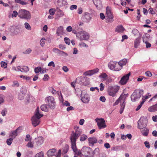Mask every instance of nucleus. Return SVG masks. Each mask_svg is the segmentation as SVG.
Returning <instances> with one entry per match:
<instances>
[{
	"label": "nucleus",
	"mask_w": 157,
	"mask_h": 157,
	"mask_svg": "<svg viewBox=\"0 0 157 157\" xmlns=\"http://www.w3.org/2000/svg\"><path fill=\"white\" fill-rule=\"evenodd\" d=\"M24 94L23 93H19L18 95V98L20 100H23L24 98Z\"/></svg>",
	"instance_id": "40"
},
{
	"label": "nucleus",
	"mask_w": 157,
	"mask_h": 157,
	"mask_svg": "<svg viewBox=\"0 0 157 157\" xmlns=\"http://www.w3.org/2000/svg\"><path fill=\"white\" fill-rule=\"evenodd\" d=\"M77 9V6L76 5H71L70 7V9L71 10H73L74 9Z\"/></svg>",
	"instance_id": "58"
},
{
	"label": "nucleus",
	"mask_w": 157,
	"mask_h": 157,
	"mask_svg": "<svg viewBox=\"0 0 157 157\" xmlns=\"http://www.w3.org/2000/svg\"><path fill=\"white\" fill-rule=\"evenodd\" d=\"M74 108L72 106H69L67 108V111L68 112H69L71 110H74Z\"/></svg>",
	"instance_id": "57"
},
{
	"label": "nucleus",
	"mask_w": 157,
	"mask_h": 157,
	"mask_svg": "<svg viewBox=\"0 0 157 157\" xmlns=\"http://www.w3.org/2000/svg\"><path fill=\"white\" fill-rule=\"evenodd\" d=\"M22 131L21 127H19L15 130L11 131L10 134V136L13 138H15L17 135V134L20 133Z\"/></svg>",
	"instance_id": "14"
},
{
	"label": "nucleus",
	"mask_w": 157,
	"mask_h": 157,
	"mask_svg": "<svg viewBox=\"0 0 157 157\" xmlns=\"http://www.w3.org/2000/svg\"><path fill=\"white\" fill-rule=\"evenodd\" d=\"M127 62V60L126 59H124L121 60H120L118 62V65L120 66V67L119 68L121 67V69L122 68V66L126 65Z\"/></svg>",
	"instance_id": "24"
},
{
	"label": "nucleus",
	"mask_w": 157,
	"mask_h": 157,
	"mask_svg": "<svg viewBox=\"0 0 157 157\" xmlns=\"http://www.w3.org/2000/svg\"><path fill=\"white\" fill-rule=\"evenodd\" d=\"M64 40L66 44H67L68 45H69L70 44V41L68 38L67 37H65L64 38Z\"/></svg>",
	"instance_id": "52"
},
{
	"label": "nucleus",
	"mask_w": 157,
	"mask_h": 157,
	"mask_svg": "<svg viewBox=\"0 0 157 157\" xmlns=\"http://www.w3.org/2000/svg\"><path fill=\"white\" fill-rule=\"evenodd\" d=\"M144 144L145 147L147 148H150V146L149 142L146 141L144 142Z\"/></svg>",
	"instance_id": "59"
},
{
	"label": "nucleus",
	"mask_w": 157,
	"mask_h": 157,
	"mask_svg": "<svg viewBox=\"0 0 157 157\" xmlns=\"http://www.w3.org/2000/svg\"><path fill=\"white\" fill-rule=\"evenodd\" d=\"M140 38H137L136 39L134 42V46L135 48H137L140 44Z\"/></svg>",
	"instance_id": "28"
},
{
	"label": "nucleus",
	"mask_w": 157,
	"mask_h": 157,
	"mask_svg": "<svg viewBox=\"0 0 157 157\" xmlns=\"http://www.w3.org/2000/svg\"><path fill=\"white\" fill-rule=\"evenodd\" d=\"M53 51L56 53L59 54L61 55H63L64 54V55L67 56L68 55L67 54L63 51H61L59 50L58 49L56 48H54L53 49Z\"/></svg>",
	"instance_id": "23"
},
{
	"label": "nucleus",
	"mask_w": 157,
	"mask_h": 157,
	"mask_svg": "<svg viewBox=\"0 0 157 157\" xmlns=\"http://www.w3.org/2000/svg\"><path fill=\"white\" fill-rule=\"evenodd\" d=\"M107 75L105 73H103L99 75V77L100 78H105L107 76Z\"/></svg>",
	"instance_id": "50"
},
{
	"label": "nucleus",
	"mask_w": 157,
	"mask_h": 157,
	"mask_svg": "<svg viewBox=\"0 0 157 157\" xmlns=\"http://www.w3.org/2000/svg\"><path fill=\"white\" fill-rule=\"evenodd\" d=\"M88 140L90 146H93L94 144L97 142V139L94 137H90L88 138Z\"/></svg>",
	"instance_id": "21"
},
{
	"label": "nucleus",
	"mask_w": 157,
	"mask_h": 157,
	"mask_svg": "<svg viewBox=\"0 0 157 157\" xmlns=\"http://www.w3.org/2000/svg\"><path fill=\"white\" fill-rule=\"evenodd\" d=\"M95 120L97 123V125L99 129L105 128L106 127L105 121L103 118H97Z\"/></svg>",
	"instance_id": "10"
},
{
	"label": "nucleus",
	"mask_w": 157,
	"mask_h": 157,
	"mask_svg": "<svg viewBox=\"0 0 157 157\" xmlns=\"http://www.w3.org/2000/svg\"><path fill=\"white\" fill-rule=\"evenodd\" d=\"M58 94L59 97V100L62 103H63L64 99L62 95L60 92L58 91Z\"/></svg>",
	"instance_id": "36"
},
{
	"label": "nucleus",
	"mask_w": 157,
	"mask_h": 157,
	"mask_svg": "<svg viewBox=\"0 0 157 157\" xmlns=\"http://www.w3.org/2000/svg\"><path fill=\"white\" fill-rule=\"evenodd\" d=\"M83 153L82 155L85 156L92 157L94 155V152H92V149L88 147H84L82 149Z\"/></svg>",
	"instance_id": "7"
},
{
	"label": "nucleus",
	"mask_w": 157,
	"mask_h": 157,
	"mask_svg": "<svg viewBox=\"0 0 157 157\" xmlns=\"http://www.w3.org/2000/svg\"><path fill=\"white\" fill-rule=\"evenodd\" d=\"M125 100V96L124 95H121L119 98L113 104V105L115 106L119 104L120 101H121L122 100L123 101V100Z\"/></svg>",
	"instance_id": "27"
},
{
	"label": "nucleus",
	"mask_w": 157,
	"mask_h": 157,
	"mask_svg": "<svg viewBox=\"0 0 157 157\" xmlns=\"http://www.w3.org/2000/svg\"><path fill=\"white\" fill-rule=\"evenodd\" d=\"M125 29L122 25L117 26L115 29V31L120 33H123L124 30Z\"/></svg>",
	"instance_id": "26"
},
{
	"label": "nucleus",
	"mask_w": 157,
	"mask_h": 157,
	"mask_svg": "<svg viewBox=\"0 0 157 157\" xmlns=\"http://www.w3.org/2000/svg\"><path fill=\"white\" fill-rule=\"evenodd\" d=\"M18 17L21 18L29 20L31 17L30 13L24 9H21L18 12Z\"/></svg>",
	"instance_id": "3"
},
{
	"label": "nucleus",
	"mask_w": 157,
	"mask_h": 157,
	"mask_svg": "<svg viewBox=\"0 0 157 157\" xmlns=\"http://www.w3.org/2000/svg\"><path fill=\"white\" fill-rule=\"evenodd\" d=\"M148 111L150 112H155L157 111V103L155 105L151 106L149 108Z\"/></svg>",
	"instance_id": "25"
},
{
	"label": "nucleus",
	"mask_w": 157,
	"mask_h": 157,
	"mask_svg": "<svg viewBox=\"0 0 157 157\" xmlns=\"http://www.w3.org/2000/svg\"><path fill=\"white\" fill-rule=\"evenodd\" d=\"M69 149V146L67 144H66L63 149V153L64 154L66 153L68 151Z\"/></svg>",
	"instance_id": "34"
},
{
	"label": "nucleus",
	"mask_w": 157,
	"mask_h": 157,
	"mask_svg": "<svg viewBox=\"0 0 157 157\" xmlns=\"http://www.w3.org/2000/svg\"><path fill=\"white\" fill-rule=\"evenodd\" d=\"M41 109L42 111L47 112L48 111V108L46 104L42 105L41 106Z\"/></svg>",
	"instance_id": "35"
},
{
	"label": "nucleus",
	"mask_w": 157,
	"mask_h": 157,
	"mask_svg": "<svg viewBox=\"0 0 157 157\" xmlns=\"http://www.w3.org/2000/svg\"><path fill=\"white\" fill-rule=\"evenodd\" d=\"M55 3L59 7L63 6L67 4L66 0H55Z\"/></svg>",
	"instance_id": "15"
},
{
	"label": "nucleus",
	"mask_w": 157,
	"mask_h": 157,
	"mask_svg": "<svg viewBox=\"0 0 157 157\" xmlns=\"http://www.w3.org/2000/svg\"><path fill=\"white\" fill-rule=\"evenodd\" d=\"M99 69L98 68H96L93 70H89L85 72L84 75L86 76H90L93 75L98 72Z\"/></svg>",
	"instance_id": "17"
},
{
	"label": "nucleus",
	"mask_w": 157,
	"mask_h": 157,
	"mask_svg": "<svg viewBox=\"0 0 157 157\" xmlns=\"http://www.w3.org/2000/svg\"><path fill=\"white\" fill-rule=\"evenodd\" d=\"M90 14L88 12H85L84 13V17L86 19V21H88L91 18Z\"/></svg>",
	"instance_id": "30"
},
{
	"label": "nucleus",
	"mask_w": 157,
	"mask_h": 157,
	"mask_svg": "<svg viewBox=\"0 0 157 157\" xmlns=\"http://www.w3.org/2000/svg\"><path fill=\"white\" fill-rule=\"evenodd\" d=\"M44 153L43 152L41 151L35 155L34 157H44Z\"/></svg>",
	"instance_id": "42"
},
{
	"label": "nucleus",
	"mask_w": 157,
	"mask_h": 157,
	"mask_svg": "<svg viewBox=\"0 0 157 157\" xmlns=\"http://www.w3.org/2000/svg\"><path fill=\"white\" fill-rule=\"evenodd\" d=\"M27 146L28 147L32 148L33 147V144H32L31 141L29 142L28 144H27Z\"/></svg>",
	"instance_id": "54"
},
{
	"label": "nucleus",
	"mask_w": 157,
	"mask_h": 157,
	"mask_svg": "<svg viewBox=\"0 0 157 157\" xmlns=\"http://www.w3.org/2000/svg\"><path fill=\"white\" fill-rule=\"evenodd\" d=\"M1 67L4 68H6L7 67V63L5 62L2 61L1 62Z\"/></svg>",
	"instance_id": "47"
},
{
	"label": "nucleus",
	"mask_w": 157,
	"mask_h": 157,
	"mask_svg": "<svg viewBox=\"0 0 157 157\" xmlns=\"http://www.w3.org/2000/svg\"><path fill=\"white\" fill-rule=\"evenodd\" d=\"M117 91V89L115 86H110L108 87L107 89L109 95L113 97H114L116 96Z\"/></svg>",
	"instance_id": "11"
},
{
	"label": "nucleus",
	"mask_w": 157,
	"mask_h": 157,
	"mask_svg": "<svg viewBox=\"0 0 157 157\" xmlns=\"http://www.w3.org/2000/svg\"><path fill=\"white\" fill-rule=\"evenodd\" d=\"M145 74L146 76L149 77H151L152 76V74L151 72L149 71H146Z\"/></svg>",
	"instance_id": "51"
},
{
	"label": "nucleus",
	"mask_w": 157,
	"mask_h": 157,
	"mask_svg": "<svg viewBox=\"0 0 157 157\" xmlns=\"http://www.w3.org/2000/svg\"><path fill=\"white\" fill-rule=\"evenodd\" d=\"M29 70V67L26 66L21 67V72H26Z\"/></svg>",
	"instance_id": "33"
},
{
	"label": "nucleus",
	"mask_w": 157,
	"mask_h": 157,
	"mask_svg": "<svg viewBox=\"0 0 157 157\" xmlns=\"http://www.w3.org/2000/svg\"><path fill=\"white\" fill-rule=\"evenodd\" d=\"M100 100L103 102H105V101L106 99L104 96H101L100 98Z\"/></svg>",
	"instance_id": "62"
},
{
	"label": "nucleus",
	"mask_w": 157,
	"mask_h": 157,
	"mask_svg": "<svg viewBox=\"0 0 157 157\" xmlns=\"http://www.w3.org/2000/svg\"><path fill=\"white\" fill-rule=\"evenodd\" d=\"M148 11L149 13L152 14H155V11L153 10V8H150L149 9Z\"/></svg>",
	"instance_id": "56"
},
{
	"label": "nucleus",
	"mask_w": 157,
	"mask_h": 157,
	"mask_svg": "<svg viewBox=\"0 0 157 157\" xmlns=\"http://www.w3.org/2000/svg\"><path fill=\"white\" fill-rule=\"evenodd\" d=\"M57 16L59 17H62L64 15L63 11L60 10H59L57 12Z\"/></svg>",
	"instance_id": "37"
},
{
	"label": "nucleus",
	"mask_w": 157,
	"mask_h": 157,
	"mask_svg": "<svg viewBox=\"0 0 157 157\" xmlns=\"http://www.w3.org/2000/svg\"><path fill=\"white\" fill-rule=\"evenodd\" d=\"M87 138L86 135L85 134H83L80 136V140L81 141H83L86 140Z\"/></svg>",
	"instance_id": "39"
},
{
	"label": "nucleus",
	"mask_w": 157,
	"mask_h": 157,
	"mask_svg": "<svg viewBox=\"0 0 157 157\" xmlns=\"http://www.w3.org/2000/svg\"><path fill=\"white\" fill-rule=\"evenodd\" d=\"M50 14L52 15H54L55 13V10L53 9H51L49 10Z\"/></svg>",
	"instance_id": "49"
},
{
	"label": "nucleus",
	"mask_w": 157,
	"mask_h": 157,
	"mask_svg": "<svg viewBox=\"0 0 157 157\" xmlns=\"http://www.w3.org/2000/svg\"><path fill=\"white\" fill-rule=\"evenodd\" d=\"M57 153L56 149L52 148L49 150L47 152V155L48 157H52L53 156L56 155Z\"/></svg>",
	"instance_id": "18"
},
{
	"label": "nucleus",
	"mask_w": 157,
	"mask_h": 157,
	"mask_svg": "<svg viewBox=\"0 0 157 157\" xmlns=\"http://www.w3.org/2000/svg\"><path fill=\"white\" fill-rule=\"evenodd\" d=\"M13 141V139L12 138H10L9 139H8L6 140V143L7 144L9 145H10Z\"/></svg>",
	"instance_id": "45"
},
{
	"label": "nucleus",
	"mask_w": 157,
	"mask_h": 157,
	"mask_svg": "<svg viewBox=\"0 0 157 157\" xmlns=\"http://www.w3.org/2000/svg\"><path fill=\"white\" fill-rule=\"evenodd\" d=\"M43 115L40 113L38 107L36 109L34 115L32 117V124L34 127L38 125L40 122V119Z\"/></svg>",
	"instance_id": "1"
},
{
	"label": "nucleus",
	"mask_w": 157,
	"mask_h": 157,
	"mask_svg": "<svg viewBox=\"0 0 157 157\" xmlns=\"http://www.w3.org/2000/svg\"><path fill=\"white\" fill-rule=\"evenodd\" d=\"M147 122V120L145 117H141L137 122L138 128L140 129H142L146 128Z\"/></svg>",
	"instance_id": "4"
},
{
	"label": "nucleus",
	"mask_w": 157,
	"mask_h": 157,
	"mask_svg": "<svg viewBox=\"0 0 157 157\" xmlns=\"http://www.w3.org/2000/svg\"><path fill=\"white\" fill-rule=\"evenodd\" d=\"M25 27L28 30H31V27L29 24L27 22H25L24 24Z\"/></svg>",
	"instance_id": "41"
},
{
	"label": "nucleus",
	"mask_w": 157,
	"mask_h": 157,
	"mask_svg": "<svg viewBox=\"0 0 157 157\" xmlns=\"http://www.w3.org/2000/svg\"><path fill=\"white\" fill-rule=\"evenodd\" d=\"M81 100L82 102L84 103H88L90 101V98L88 94H86L83 96L82 95Z\"/></svg>",
	"instance_id": "19"
},
{
	"label": "nucleus",
	"mask_w": 157,
	"mask_h": 157,
	"mask_svg": "<svg viewBox=\"0 0 157 157\" xmlns=\"http://www.w3.org/2000/svg\"><path fill=\"white\" fill-rule=\"evenodd\" d=\"M34 72L36 73H38L39 72H41V67H35L34 69Z\"/></svg>",
	"instance_id": "38"
},
{
	"label": "nucleus",
	"mask_w": 157,
	"mask_h": 157,
	"mask_svg": "<svg viewBox=\"0 0 157 157\" xmlns=\"http://www.w3.org/2000/svg\"><path fill=\"white\" fill-rule=\"evenodd\" d=\"M111 7L109 6L106 8V17L107 18V21L109 23H112L113 21V16L111 13Z\"/></svg>",
	"instance_id": "8"
},
{
	"label": "nucleus",
	"mask_w": 157,
	"mask_h": 157,
	"mask_svg": "<svg viewBox=\"0 0 157 157\" xmlns=\"http://www.w3.org/2000/svg\"><path fill=\"white\" fill-rule=\"evenodd\" d=\"M93 1L96 7L98 6L99 5L102 6L101 2V0H93Z\"/></svg>",
	"instance_id": "32"
},
{
	"label": "nucleus",
	"mask_w": 157,
	"mask_h": 157,
	"mask_svg": "<svg viewBox=\"0 0 157 157\" xmlns=\"http://www.w3.org/2000/svg\"><path fill=\"white\" fill-rule=\"evenodd\" d=\"M46 100L47 101L46 102H48V105L49 106L50 108L53 109L55 108L56 102L53 97L52 96L48 97L46 98Z\"/></svg>",
	"instance_id": "9"
},
{
	"label": "nucleus",
	"mask_w": 157,
	"mask_h": 157,
	"mask_svg": "<svg viewBox=\"0 0 157 157\" xmlns=\"http://www.w3.org/2000/svg\"><path fill=\"white\" fill-rule=\"evenodd\" d=\"M130 75V73L124 75L119 81L120 83L122 85L126 84L129 79V77Z\"/></svg>",
	"instance_id": "16"
},
{
	"label": "nucleus",
	"mask_w": 157,
	"mask_h": 157,
	"mask_svg": "<svg viewBox=\"0 0 157 157\" xmlns=\"http://www.w3.org/2000/svg\"><path fill=\"white\" fill-rule=\"evenodd\" d=\"M141 131V132L144 136H147L148 135L149 130L147 128H145Z\"/></svg>",
	"instance_id": "29"
},
{
	"label": "nucleus",
	"mask_w": 157,
	"mask_h": 157,
	"mask_svg": "<svg viewBox=\"0 0 157 157\" xmlns=\"http://www.w3.org/2000/svg\"><path fill=\"white\" fill-rule=\"evenodd\" d=\"M121 147L120 146H116L113 147V150L114 151H117L120 149Z\"/></svg>",
	"instance_id": "60"
},
{
	"label": "nucleus",
	"mask_w": 157,
	"mask_h": 157,
	"mask_svg": "<svg viewBox=\"0 0 157 157\" xmlns=\"http://www.w3.org/2000/svg\"><path fill=\"white\" fill-rule=\"evenodd\" d=\"M35 141L37 145L39 146L41 145L43 143L44 140L42 137L39 136L35 139Z\"/></svg>",
	"instance_id": "20"
},
{
	"label": "nucleus",
	"mask_w": 157,
	"mask_h": 157,
	"mask_svg": "<svg viewBox=\"0 0 157 157\" xmlns=\"http://www.w3.org/2000/svg\"><path fill=\"white\" fill-rule=\"evenodd\" d=\"M118 65L116 63L114 62H110L108 64L109 67L110 69L115 71H119L121 69V67H117Z\"/></svg>",
	"instance_id": "13"
},
{
	"label": "nucleus",
	"mask_w": 157,
	"mask_h": 157,
	"mask_svg": "<svg viewBox=\"0 0 157 157\" xmlns=\"http://www.w3.org/2000/svg\"><path fill=\"white\" fill-rule=\"evenodd\" d=\"M45 39L44 38H42L41 39V40L40 41V44L41 45V46L42 47H43L44 46V44H45V41L44 40H45Z\"/></svg>",
	"instance_id": "48"
},
{
	"label": "nucleus",
	"mask_w": 157,
	"mask_h": 157,
	"mask_svg": "<svg viewBox=\"0 0 157 157\" xmlns=\"http://www.w3.org/2000/svg\"><path fill=\"white\" fill-rule=\"evenodd\" d=\"M32 52V50L30 48H27L25 51L23 52L24 54H29Z\"/></svg>",
	"instance_id": "43"
},
{
	"label": "nucleus",
	"mask_w": 157,
	"mask_h": 157,
	"mask_svg": "<svg viewBox=\"0 0 157 157\" xmlns=\"http://www.w3.org/2000/svg\"><path fill=\"white\" fill-rule=\"evenodd\" d=\"M63 31V27L60 26L57 29L56 34L58 36H61L64 33Z\"/></svg>",
	"instance_id": "22"
},
{
	"label": "nucleus",
	"mask_w": 157,
	"mask_h": 157,
	"mask_svg": "<svg viewBox=\"0 0 157 157\" xmlns=\"http://www.w3.org/2000/svg\"><path fill=\"white\" fill-rule=\"evenodd\" d=\"M62 69L65 72H67L68 70V68L66 66H64L62 67Z\"/></svg>",
	"instance_id": "63"
},
{
	"label": "nucleus",
	"mask_w": 157,
	"mask_h": 157,
	"mask_svg": "<svg viewBox=\"0 0 157 157\" xmlns=\"http://www.w3.org/2000/svg\"><path fill=\"white\" fill-rule=\"evenodd\" d=\"M48 66L49 67L52 66L53 67H55V65L53 61H52L50 62L48 64Z\"/></svg>",
	"instance_id": "53"
},
{
	"label": "nucleus",
	"mask_w": 157,
	"mask_h": 157,
	"mask_svg": "<svg viewBox=\"0 0 157 157\" xmlns=\"http://www.w3.org/2000/svg\"><path fill=\"white\" fill-rule=\"evenodd\" d=\"M76 36L80 40H87L89 38L90 35L89 34L85 31H81L77 34Z\"/></svg>",
	"instance_id": "6"
},
{
	"label": "nucleus",
	"mask_w": 157,
	"mask_h": 157,
	"mask_svg": "<svg viewBox=\"0 0 157 157\" xmlns=\"http://www.w3.org/2000/svg\"><path fill=\"white\" fill-rule=\"evenodd\" d=\"M81 130L78 129V127L75 130V133L73 132L70 137L71 143H76V140L78 138L81 134Z\"/></svg>",
	"instance_id": "5"
},
{
	"label": "nucleus",
	"mask_w": 157,
	"mask_h": 157,
	"mask_svg": "<svg viewBox=\"0 0 157 157\" xmlns=\"http://www.w3.org/2000/svg\"><path fill=\"white\" fill-rule=\"evenodd\" d=\"M79 45L80 46L83 47H88V46L84 42H81L79 43Z\"/></svg>",
	"instance_id": "61"
},
{
	"label": "nucleus",
	"mask_w": 157,
	"mask_h": 157,
	"mask_svg": "<svg viewBox=\"0 0 157 157\" xmlns=\"http://www.w3.org/2000/svg\"><path fill=\"white\" fill-rule=\"evenodd\" d=\"M143 90L141 89H136L131 96V99L132 101H135L139 100L143 94Z\"/></svg>",
	"instance_id": "2"
},
{
	"label": "nucleus",
	"mask_w": 157,
	"mask_h": 157,
	"mask_svg": "<svg viewBox=\"0 0 157 157\" xmlns=\"http://www.w3.org/2000/svg\"><path fill=\"white\" fill-rule=\"evenodd\" d=\"M49 89L50 92H51L53 94H56L57 91L55 90L53 88L50 87L49 88Z\"/></svg>",
	"instance_id": "44"
},
{
	"label": "nucleus",
	"mask_w": 157,
	"mask_h": 157,
	"mask_svg": "<svg viewBox=\"0 0 157 157\" xmlns=\"http://www.w3.org/2000/svg\"><path fill=\"white\" fill-rule=\"evenodd\" d=\"M150 37V36L149 34L146 33L143 36V40L144 42L147 41Z\"/></svg>",
	"instance_id": "31"
},
{
	"label": "nucleus",
	"mask_w": 157,
	"mask_h": 157,
	"mask_svg": "<svg viewBox=\"0 0 157 157\" xmlns=\"http://www.w3.org/2000/svg\"><path fill=\"white\" fill-rule=\"evenodd\" d=\"M13 86H19V84L17 81H15L13 82Z\"/></svg>",
	"instance_id": "64"
},
{
	"label": "nucleus",
	"mask_w": 157,
	"mask_h": 157,
	"mask_svg": "<svg viewBox=\"0 0 157 157\" xmlns=\"http://www.w3.org/2000/svg\"><path fill=\"white\" fill-rule=\"evenodd\" d=\"M48 78H49L48 75L47 74H46L44 75V77L43 78V79L44 81H46L48 80Z\"/></svg>",
	"instance_id": "55"
},
{
	"label": "nucleus",
	"mask_w": 157,
	"mask_h": 157,
	"mask_svg": "<svg viewBox=\"0 0 157 157\" xmlns=\"http://www.w3.org/2000/svg\"><path fill=\"white\" fill-rule=\"evenodd\" d=\"M18 15V13H17V12L15 11H13V13L11 15V17H16Z\"/></svg>",
	"instance_id": "46"
},
{
	"label": "nucleus",
	"mask_w": 157,
	"mask_h": 157,
	"mask_svg": "<svg viewBox=\"0 0 157 157\" xmlns=\"http://www.w3.org/2000/svg\"><path fill=\"white\" fill-rule=\"evenodd\" d=\"M71 148L75 155H78L81 156L82 155L83 153L82 150L78 151L77 148L76 143H71Z\"/></svg>",
	"instance_id": "12"
}]
</instances>
